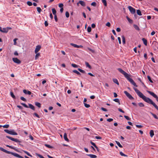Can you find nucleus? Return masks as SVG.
<instances>
[{"label": "nucleus", "instance_id": "1", "mask_svg": "<svg viewBox=\"0 0 158 158\" xmlns=\"http://www.w3.org/2000/svg\"><path fill=\"white\" fill-rule=\"evenodd\" d=\"M134 89L139 97L142 98L146 102L152 105L158 110V106L151 99L146 97L137 88H134Z\"/></svg>", "mask_w": 158, "mask_h": 158}, {"label": "nucleus", "instance_id": "2", "mask_svg": "<svg viewBox=\"0 0 158 158\" xmlns=\"http://www.w3.org/2000/svg\"><path fill=\"white\" fill-rule=\"evenodd\" d=\"M118 70L120 73L123 74L124 75L125 77L126 78V79L134 86L136 87H137V85H136V83H135L133 80L132 78L130 77V75H129L121 68H118Z\"/></svg>", "mask_w": 158, "mask_h": 158}, {"label": "nucleus", "instance_id": "3", "mask_svg": "<svg viewBox=\"0 0 158 158\" xmlns=\"http://www.w3.org/2000/svg\"><path fill=\"white\" fill-rule=\"evenodd\" d=\"M0 150L1 151L4 152L6 153L9 154H11L13 156H14L15 157L19 158H23V157L19 155L17 153H14L13 152H11L9 151H8L5 149H4L2 147H0Z\"/></svg>", "mask_w": 158, "mask_h": 158}, {"label": "nucleus", "instance_id": "4", "mask_svg": "<svg viewBox=\"0 0 158 158\" xmlns=\"http://www.w3.org/2000/svg\"><path fill=\"white\" fill-rule=\"evenodd\" d=\"M4 131L6 132L13 135H17L18 134L17 133L14 131V130L12 129L11 131H9L7 129H5Z\"/></svg>", "mask_w": 158, "mask_h": 158}, {"label": "nucleus", "instance_id": "5", "mask_svg": "<svg viewBox=\"0 0 158 158\" xmlns=\"http://www.w3.org/2000/svg\"><path fill=\"white\" fill-rule=\"evenodd\" d=\"M11 29V28L10 27H6V28H2L0 27V31L3 33H7L8 31Z\"/></svg>", "mask_w": 158, "mask_h": 158}, {"label": "nucleus", "instance_id": "6", "mask_svg": "<svg viewBox=\"0 0 158 158\" xmlns=\"http://www.w3.org/2000/svg\"><path fill=\"white\" fill-rule=\"evenodd\" d=\"M6 137L7 138L10 139L12 141H15L16 142L19 143L21 142V141H20L18 139H17L14 138H12L11 137H10L9 136H6Z\"/></svg>", "mask_w": 158, "mask_h": 158}, {"label": "nucleus", "instance_id": "7", "mask_svg": "<svg viewBox=\"0 0 158 158\" xmlns=\"http://www.w3.org/2000/svg\"><path fill=\"white\" fill-rule=\"evenodd\" d=\"M147 92L153 97L156 98V101L158 102V97L153 92L149 91H148Z\"/></svg>", "mask_w": 158, "mask_h": 158}, {"label": "nucleus", "instance_id": "8", "mask_svg": "<svg viewBox=\"0 0 158 158\" xmlns=\"http://www.w3.org/2000/svg\"><path fill=\"white\" fill-rule=\"evenodd\" d=\"M128 8L131 14H133L135 13V8H133L131 6H128Z\"/></svg>", "mask_w": 158, "mask_h": 158}, {"label": "nucleus", "instance_id": "9", "mask_svg": "<svg viewBox=\"0 0 158 158\" xmlns=\"http://www.w3.org/2000/svg\"><path fill=\"white\" fill-rule=\"evenodd\" d=\"M124 93L126 94L127 96L131 100L133 99V98L132 97V96L127 91H124Z\"/></svg>", "mask_w": 158, "mask_h": 158}, {"label": "nucleus", "instance_id": "10", "mask_svg": "<svg viewBox=\"0 0 158 158\" xmlns=\"http://www.w3.org/2000/svg\"><path fill=\"white\" fill-rule=\"evenodd\" d=\"M12 60L15 63L17 64H19L21 63V61L17 58H13Z\"/></svg>", "mask_w": 158, "mask_h": 158}, {"label": "nucleus", "instance_id": "11", "mask_svg": "<svg viewBox=\"0 0 158 158\" xmlns=\"http://www.w3.org/2000/svg\"><path fill=\"white\" fill-rule=\"evenodd\" d=\"M41 48V46L40 45H38L36 47L35 49V53H36L40 50Z\"/></svg>", "mask_w": 158, "mask_h": 158}, {"label": "nucleus", "instance_id": "12", "mask_svg": "<svg viewBox=\"0 0 158 158\" xmlns=\"http://www.w3.org/2000/svg\"><path fill=\"white\" fill-rule=\"evenodd\" d=\"M80 4L82 6H85V2L82 1H80L77 3V4L78 6V4Z\"/></svg>", "mask_w": 158, "mask_h": 158}, {"label": "nucleus", "instance_id": "13", "mask_svg": "<svg viewBox=\"0 0 158 158\" xmlns=\"http://www.w3.org/2000/svg\"><path fill=\"white\" fill-rule=\"evenodd\" d=\"M23 92L26 94L31 95V91L26 89L23 90Z\"/></svg>", "mask_w": 158, "mask_h": 158}, {"label": "nucleus", "instance_id": "14", "mask_svg": "<svg viewBox=\"0 0 158 158\" xmlns=\"http://www.w3.org/2000/svg\"><path fill=\"white\" fill-rule=\"evenodd\" d=\"M36 55L35 56V60H37L39 57L40 56V53L39 52H37V53H35Z\"/></svg>", "mask_w": 158, "mask_h": 158}, {"label": "nucleus", "instance_id": "15", "mask_svg": "<svg viewBox=\"0 0 158 158\" xmlns=\"http://www.w3.org/2000/svg\"><path fill=\"white\" fill-rule=\"evenodd\" d=\"M72 46H73L75 48H79L80 47H82L81 45H78L77 44H73V43H71L70 44Z\"/></svg>", "mask_w": 158, "mask_h": 158}, {"label": "nucleus", "instance_id": "16", "mask_svg": "<svg viewBox=\"0 0 158 158\" xmlns=\"http://www.w3.org/2000/svg\"><path fill=\"white\" fill-rule=\"evenodd\" d=\"M142 40L143 42V44L145 46H147V40L144 38L142 39Z\"/></svg>", "mask_w": 158, "mask_h": 158}, {"label": "nucleus", "instance_id": "17", "mask_svg": "<svg viewBox=\"0 0 158 158\" xmlns=\"http://www.w3.org/2000/svg\"><path fill=\"white\" fill-rule=\"evenodd\" d=\"M29 107L32 110H35V108L34 106H33L31 104H28Z\"/></svg>", "mask_w": 158, "mask_h": 158}, {"label": "nucleus", "instance_id": "18", "mask_svg": "<svg viewBox=\"0 0 158 158\" xmlns=\"http://www.w3.org/2000/svg\"><path fill=\"white\" fill-rule=\"evenodd\" d=\"M87 156H89L91 158H96L97 157V156L93 154H87Z\"/></svg>", "mask_w": 158, "mask_h": 158}, {"label": "nucleus", "instance_id": "19", "mask_svg": "<svg viewBox=\"0 0 158 158\" xmlns=\"http://www.w3.org/2000/svg\"><path fill=\"white\" fill-rule=\"evenodd\" d=\"M150 136L151 137H152L154 135V131L153 130H151L150 131Z\"/></svg>", "mask_w": 158, "mask_h": 158}, {"label": "nucleus", "instance_id": "20", "mask_svg": "<svg viewBox=\"0 0 158 158\" xmlns=\"http://www.w3.org/2000/svg\"><path fill=\"white\" fill-rule=\"evenodd\" d=\"M64 139L66 141H69V139L67 137V135L66 133H64Z\"/></svg>", "mask_w": 158, "mask_h": 158}, {"label": "nucleus", "instance_id": "21", "mask_svg": "<svg viewBox=\"0 0 158 158\" xmlns=\"http://www.w3.org/2000/svg\"><path fill=\"white\" fill-rule=\"evenodd\" d=\"M122 39L123 44H124L126 43L125 38V37L123 35V36H122Z\"/></svg>", "mask_w": 158, "mask_h": 158}, {"label": "nucleus", "instance_id": "22", "mask_svg": "<svg viewBox=\"0 0 158 158\" xmlns=\"http://www.w3.org/2000/svg\"><path fill=\"white\" fill-rule=\"evenodd\" d=\"M133 27L135 29H136V30L138 31H139L140 29L139 28V27L137 25H135V24H134L133 25Z\"/></svg>", "mask_w": 158, "mask_h": 158}, {"label": "nucleus", "instance_id": "23", "mask_svg": "<svg viewBox=\"0 0 158 158\" xmlns=\"http://www.w3.org/2000/svg\"><path fill=\"white\" fill-rule=\"evenodd\" d=\"M113 81L114 83L116 84L117 85H119V83L116 79H113Z\"/></svg>", "mask_w": 158, "mask_h": 158}, {"label": "nucleus", "instance_id": "24", "mask_svg": "<svg viewBox=\"0 0 158 158\" xmlns=\"http://www.w3.org/2000/svg\"><path fill=\"white\" fill-rule=\"evenodd\" d=\"M150 113L155 118L158 119V117L155 114L153 113L152 112H150Z\"/></svg>", "mask_w": 158, "mask_h": 158}, {"label": "nucleus", "instance_id": "25", "mask_svg": "<svg viewBox=\"0 0 158 158\" xmlns=\"http://www.w3.org/2000/svg\"><path fill=\"white\" fill-rule=\"evenodd\" d=\"M35 105L38 107L39 108H40L41 107V104L40 103L36 102L35 103Z\"/></svg>", "mask_w": 158, "mask_h": 158}, {"label": "nucleus", "instance_id": "26", "mask_svg": "<svg viewBox=\"0 0 158 158\" xmlns=\"http://www.w3.org/2000/svg\"><path fill=\"white\" fill-rule=\"evenodd\" d=\"M126 18L128 20V21L130 23H132L133 22V21L131 19H130L129 17L127 16H126Z\"/></svg>", "mask_w": 158, "mask_h": 158}, {"label": "nucleus", "instance_id": "27", "mask_svg": "<svg viewBox=\"0 0 158 158\" xmlns=\"http://www.w3.org/2000/svg\"><path fill=\"white\" fill-rule=\"evenodd\" d=\"M52 11L53 14L54 15H56V11L55 8H52Z\"/></svg>", "mask_w": 158, "mask_h": 158}, {"label": "nucleus", "instance_id": "28", "mask_svg": "<svg viewBox=\"0 0 158 158\" xmlns=\"http://www.w3.org/2000/svg\"><path fill=\"white\" fill-rule=\"evenodd\" d=\"M85 64L87 67H88L90 69H91V66L89 64L88 62H85Z\"/></svg>", "mask_w": 158, "mask_h": 158}, {"label": "nucleus", "instance_id": "29", "mask_svg": "<svg viewBox=\"0 0 158 158\" xmlns=\"http://www.w3.org/2000/svg\"><path fill=\"white\" fill-rule=\"evenodd\" d=\"M115 142L117 144V145L120 148H123V146L120 144V143L117 141H115Z\"/></svg>", "mask_w": 158, "mask_h": 158}, {"label": "nucleus", "instance_id": "30", "mask_svg": "<svg viewBox=\"0 0 158 158\" xmlns=\"http://www.w3.org/2000/svg\"><path fill=\"white\" fill-rule=\"evenodd\" d=\"M113 100L114 102H116L118 103L119 105H120V101H119V100L118 99V98H115V99H114Z\"/></svg>", "mask_w": 158, "mask_h": 158}, {"label": "nucleus", "instance_id": "31", "mask_svg": "<svg viewBox=\"0 0 158 158\" xmlns=\"http://www.w3.org/2000/svg\"><path fill=\"white\" fill-rule=\"evenodd\" d=\"M102 2L103 3L104 5L106 6H107V2L106 0H102Z\"/></svg>", "mask_w": 158, "mask_h": 158}, {"label": "nucleus", "instance_id": "32", "mask_svg": "<svg viewBox=\"0 0 158 158\" xmlns=\"http://www.w3.org/2000/svg\"><path fill=\"white\" fill-rule=\"evenodd\" d=\"M73 72L75 73H76L77 75H81V73H80L79 72L77 71V70H73Z\"/></svg>", "mask_w": 158, "mask_h": 158}, {"label": "nucleus", "instance_id": "33", "mask_svg": "<svg viewBox=\"0 0 158 158\" xmlns=\"http://www.w3.org/2000/svg\"><path fill=\"white\" fill-rule=\"evenodd\" d=\"M137 13L139 15H141L142 14L141 11L139 10H137Z\"/></svg>", "mask_w": 158, "mask_h": 158}, {"label": "nucleus", "instance_id": "34", "mask_svg": "<svg viewBox=\"0 0 158 158\" xmlns=\"http://www.w3.org/2000/svg\"><path fill=\"white\" fill-rule=\"evenodd\" d=\"M10 94L11 97L13 98L14 99H15L16 98L15 96L14 95L13 92H10Z\"/></svg>", "mask_w": 158, "mask_h": 158}, {"label": "nucleus", "instance_id": "35", "mask_svg": "<svg viewBox=\"0 0 158 158\" xmlns=\"http://www.w3.org/2000/svg\"><path fill=\"white\" fill-rule=\"evenodd\" d=\"M28 156L32 157V156L31 155L29 152L26 151H23Z\"/></svg>", "mask_w": 158, "mask_h": 158}, {"label": "nucleus", "instance_id": "36", "mask_svg": "<svg viewBox=\"0 0 158 158\" xmlns=\"http://www.w3.org/2000/svg\"><path fill=\"white\" fill-rule=\"evenodd\" d=\"M78 70L80 72H81V73H85V71L84 70H83L80 68H78Z\"/></svg>", "mask_w": 158, "mask_h": 158}, {"label": "nucleus", "instance_id": "37", "mask_svg": "<svg viewBox=\"0 0 158 158\" xmlns=\"http://www.w3.org/2000/svg\"><path fill=\"white\" fill-rule=\"evenodd\" d=\"M138 105L140 107H143L144 106V104L142 102L138 103Z\"/></svg>", "mask_w": 158, "mask_h": 158}, {"label": "nucleus", "instance_id": "38", "mask_svg": "<svg viewBox=\"0 0 158 158\" xmlns=\"http://www.w3.org/2000/svg\"><path fill=\"white\" fill-rule=\"evenodd\" d=\"M36 9H37V11L39 13H40L41 11L42 10H41V8L40 7H37L36 8Z\"/></svg>", "mask_w": 158, "mask_h": 158}, {"label": "nucleus", "instance_id": "39", "mask_svg": "<svg viewBox=\"0 0 158 158\" xmlns=\"http://www.w3.org/2000/svg\"><path fill=\"white\" fill-rule=\"evenodd\" d=\"M27 5L29 6H31L32 5V3L30 1H27Z\"/></svg>", "mask_w": 158, "mask_h": 158}, {"label": "nucleus", "instance_id": "40", "mask_svg": "<svg viewBox=\"0 0 158 158\" xmlns=\"http://www.w3.org/2000/svg\"><path fill=\"white\" fill-rule=\"evenodd\" d=\"M120 154L122 156H127V155L124 154L123 152H119Z\"/></svg>", "mask_w": 158, "mask_h": 158}, {"label": "nucleus", "instance_id": "41", "mask_svg": "<svg viewBox=\"0 0 158 158\" xmlns=\"http://www.w3.org/2000/svg\"><path fill=\"white\" fill-rule=\"evenodd\" d=\"M71 65L74 68H77L78 67V65L74 64H72Z\"/></svg>", "mask_w": 158, "mask_h": 158}, {"label": "nucleus", "instance_id": "42", "mask_svg": "<svg viewBox=\"0 0 158 158\" xmlns=\"http://www.w3.org/2000/svg\"><path fill=\"white\" fill-rule=\"evenodd\" d=\"M36 155L37 156L39 157L40 158H44L40 154L36 153Z\"/></svg>", "mask_w": 158, "mask_h": 158}, {"label": "nucleus", "instance_id": "43", "mask_svg": "<svg viewBox=\"0 0 158 158\" xmlns=\"http://www.w3.org/2000/svg\"><path fill=\"white\" fill-rule=\"evenodd\" d=\"M124 117L127 120H130L131 119V118L127 116L124 115Z\"/></svg>", "mask_w": 158, "mask_h": 158}, {"label": "nucleus", "instance_id": "44", "mask_svg": "<svg viewBox=\"0 0 158 158\" xmlns=\"http://www.w3.org/2000/svg\"><path fill=\"white\" fill-rule=\"evenodd\" d=\"M84 106L86 108H89L90 107V106L89 104H88L85 103H84Z\"/></svg>", "mask_w": 158, "mask_h": 158}, {"label": "nucleus", "instance_id": "45", "mask_svg": "<svg viewBox=\"0 0 158 158\" xmlns=\"http://www.w3.org/2000/svg\"><path fill=\"white\" fill-rule=\"evenodd\" d=\"M45 146L47 147L50 148H53L52 146L47 144H45Z\"/></svg>", "mask_w": 158, "mask_h": 158}, {"label": "nucleus", "instance_id": "46", "mask_svg": "<svg viewBox=\"0 0 158 158\" xmlns=\"http://www.w3.org/2000/svg\"><path fill=\"white\" fill-rule=\"evenodd\" d=\"M147 77H148V80H149V81L151 83H153V81H152V80H151V77H150V76H147Z\"/></svg>", "mask_w": 158, "mask_h": 158}, {"label": "nucleus", "instance_id": "47", "mask_svg": "<svg viewBox=\"0 0 158 158\" xmlns=\"http://www.w3.org/2000/svg\"><path fill=\"white\" fill-rule=\"evenodd\" d=\"M65 16L67 18H69V14L68 11H66L65 13Z\"/></svg>", "mask_w": 158, "mask_h": 158}, {"label": "nucleus", "instance_id": "48", "mask_svg": "<svg viewBox=\"0 0 158 158\" xmlns=\"http://www.w3.org/2000/svg\"><path fill=\"white\" fill-rule=\"evenodd\" d=\"M91 28L90 27H89L87 28V31L88 32H90L91 31Z\"/></svg>", "mask_w": 158, "mask_h": 158}, {"label": "nucleus", "instance_id": "49", "mask_svg": "<svg viewBox=\"0 0 158 158\" xmlns=\"http://www.w3.org/2000/svg\"><path fill=\"white\" fill-rule=\"evenodd\" d=\"M9 125L8 124L2 126L3 128H7L9 127Z\"/></svg>", "mask_w": 158, "mask_h": 158}, {"label": "nucleus", "instance_id": "50", "mask_svg": "<svg viewBox=\"0 0 158 158\" xmlns=\"http://www.w3.org/2000/svg\"><path fill=\"white\" fill-rule=\"evenodd\" d=\"M21 105H23L24 107H25L26 108H28V106L25 103H21Z\"/></svg>", "mask_w": 158, "mask_h": 158}, {"label": "nucleus", "instance_id": "51", "mask_svg": "<svg viewBox=\"0 0 158 158\" xmlns=\"http://www.w3.org/2000/svg\"><path fill=\"white\" fill-rule=\"evenodd\" d=\"M34 115H35L36 117H37L38 118H40V117L36 113H34L33 114Z\"/></svg>", "mask_w": 158, "mask_h": 158}, {"label": "nucleus", "instance_id": "52", "mask_svg": "<svg viewBox=\"0 0 158 158\" xmlns=\"http://www.w3.org/2000/svg\"><path fill=\"white\" fill-rule=\"evenodd\" d=\"M20 99L21 100H22L24 102L26 101V99L23 97H20Z\"/></svg>", "mask_w": 158, "mask_h": 158}, {"label": "nucleus", "instance_id": "53", "mask_svg": "<svg viewBox=\"0 0 158 158\" xmlns=\"http://www.w3.org/2000/svg\"><path fill=\"white\" fill-rule=\"evenodd\" d=\"M18 40V39L17 38H15L14 39L13 41L14 42V44L15 45H16V40Z\"/></svg>", "mask_w": 158, "mask_h": 158}, {"label": "nucleus", "instance_id": "54", "mask_svg": "<svg viewBox=\"0 0 158 158\" xmlns=\"http://www.w3.org/2000/svg\"><path fill=\"white\" fill-rule=\"evenodd\" d=\"M91 5L94 6H96V3L95 2H94L91 3Z\"/></svg>", "mask_w": 158, "mask_h": 158}, {"label": "nucleus", "instance_id": "55", "mask_svg": "<svg viewBox=\"0 0 158 158\" xmlns=\"http://www.w3.org/2000/svg\"><path fill=\"white\" fill-rule=\"evenodd\" d=\"M113 120V119L111 118H109L107 119V121L109 122L112 121Z\"/></svg>", "mask_w": 158, "mask_h": 158}, {"label": "nucleus", "instance_id": "56", "mask_svg": "<svg viewBox=\"0 0 158 158\" xmlns=\"http://www.w3.org/2000/svg\"><path fill=\"white\" fill-rule=\"evenodd\" d=\"M90 143L91 144L93 145L94 147L96 146L95 144L94 143L92 142V141H90Z\"/></svg>", "mask_w": 158, "mask_h": 158}, {"label": "nucleus", "instance_id": "57", "mask_svg": "<svg viewBox=\"0 0 158 158\" xmlns=\"http://www.w3.org/2000/svg\"><path fill=\"white\" fill-rule=\"evenodd\" d=\"M136 127L139 128H141L143 127V126L141 125H136Z\"/></svg>", "mask_w": 158, "mask_h": 158}, {"label": "nucleus", "instance_id": "58", "mask_svg": "<svg viewBox=\"0 0 158 158\" xmlns=\"http://www.w3.org/2000/svg\"><path fill=\"white\" fill-rule=\"evenodd\" d=\"M118 41L119 43V44H121V38L120 37H118Z\"/></svg>", "mask_w": 158, "mask_h": 158}, {"label": "nucleus", "instance_id": "59", "mask_svg": "<svg viewBox=\"0 0 158 158\" xmlns=\"http://www.w3.org/2000/svg\"><path fill=\"white\" fill-rule=\"evenodd\" d=\"M118 110L119 111H120V112H122L123 113H124V111L123 110H122L121 109H120V108H118Z\"/></svg>", "mask_w": 158, "mask_h": 158}, {"label": "nucleus", "instance_id": "60", "mask_svg": "<svg viewBox=\"0 0 158 158\" xmlns=\"http://www.w3.org/2000/svg\"><path fill=\"white\" fill-rule=\"evenodd\" d=\"M95 138L98 139H102V137L100 136H95Z\"/></svg>", "mask_w": 158, "mask_h": 158}, {"label": "nucleus", "instance_id": "61", "mask_svg": "<svg viewBox=\"0 0 158 158\" xmlns=\"http://www.w3.org/2000/svg\"><path fill=\"white\" fill-rule=\"evenodd\" d=\"M63 4L62 3H60L59 4V6L60 8H63Z\"/></svg>", "mask_w": 158, "mask_h": 158}, {"label": "nucleus", "instance_id": "62", "mask_svg": "<svg viewBox=\"0 0 158 158\" xmlns=\"http://www.w3.org/2000/svg\"><path fill=\"white\" fill-rule=\"evenodd\" d=\"M54 19L57 22L58 21V19L56 15H54Z\"/></svg>", "mask_w": 158, "mask_h": 158}, {"label": "nucleus", "instance_id": "63", "mask_svg": "<svg viewBox=\"0 0 158 158\" xmlns=\"http://www.w3.org/2000/svg\"><path fill=\"white\" fill-rule=\"evenodd\" d=\"M106 26L108 27H110V23L109 22H107L106 24Z\"/></svg>", "mask_w": 158, "mask_h": 158}, {"label": "nucleus", "instance_id": "64", "mask_svg": "<svg viewBox=\"0 0 158 158\" xmlns=\"http://www.w3.org/2000/svg\"><path fill=\"white\" fill-rule=\"evenodd\" d=\"M44 25L45 27H47L48 25V23L46 21H45Z\"/></svg>", "mask_w": 158, "mask_h": 158}]
</instances>
